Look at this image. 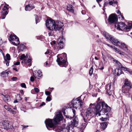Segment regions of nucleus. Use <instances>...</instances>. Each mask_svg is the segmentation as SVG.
<instances>
[{"label":"nucleus","instance_id":"nucleus-1","mask_svg":"<svg viewBox=\"0 0 132 132\" xmlns=\"http://www.w3.org/2000/svg\"><path fill=\"white\" fill-rule=\"evenodd\" d=\"M63 119V116L61 112H57L53 120L48 119L45 120V122L47 128L49 130L53 129L54 131H57L56 127H54V125L58 124V122Z\"/></svg>","mask_w":132,"mask_h":132},{"label":"nucleus","instance_id":"nucleus-2","mask_svg":"<svg viewBox=\"0 0 132 132\" xmlns=\"http://www.w3.org/2000/svg\"><path fill=\"white\" fill-rule=\"evenodd\" d=\"M46 25L48 29L50 30H59L64 26L63 22L59 21L57 22L49 18L46 21Z\"/></svg>","mask_w":132,"mask_h":132},{"label":"nucleus","instance_id":"nucleus-3","mask_svg":"<svg viewBox=\"0 0 132 132\" xmlns=\"http://www.w3.org/2000/svg\"><path fill=\"white\" fill-rule=\"evenodd\" d=\"M90 106V107L87 109L86 115L83 117L86 120V119L90 120L91 118L94 115H97L100 109V106L99 105L96 106L94 104H91Z\"/></svg>","mask_w":132,"mask_h":132},{"label":"nucleus","instance_id":"nucleus-4","mask_svg":"<svg viewBox=\"0 0 132 132\" xmlns=\"http://www.w3.org/2000/svg\"><path fill=\"white\" fill-rule=\"evenodd\" d=\"M80 97L76 98L75 100L73 99L71 103H69V107L70 108H74L75 109L80 108L82 105V102L80 99Z\"/></svg>","mask_w":132,"mask_h":132},{"label":"nucleus","instance_id":"nucleus-5","mask_svg":"<svg viewBox=\"0 0 132 132\" xmlns=\"http://www.w3.org/2000/svg\"><path fill=\"white\" fill-rule=\"evenodd\" d=\"M103 35L107 40H110L112 42V44L115 46H118L119 45V43L120 44L121 43V42L118 41V40L106 32H103Z\"/></svg>","mask_w":132,"mask_h":132},{"label":"nucleus","instance_id":"nucleus-6","mask_svg":"<svg viewBox=\"0 0 132 132\" xmlns=\"http://www.w3.org/2000/svg\"><path fill=\"white\" fill-rule=\"evenodd\" d=\"M9 41L13 45L17 46L20 43L19 38L15 35L11 34L9 38Z\"/></svg>","mask_w":132,"mask_h":132},{"label":"nucleus","instance_id":"nucleus-7","mask_svg":"<svg viewBox=\"0 0 132 132\" xmlns=\"http://www.w3.org/2000/svg\"><path fill=\"white\" fill-rule=\"evenodd\" d=\"M59 55L57 56V59L56 61L58 64L60 66L62 67H66L68 65V63L66 61L64 60L61 57H59Z\"/></svg>","mask_w":132,"mask_h":132},{"label":"nucleus","instance_id":"nucleus-8","mask_svg":"<svg viewBox=\"0 0 132 132\" xmlns=\"http://www.w3.org/2000/svg\"><path fill=\"white\" fill-rule=\"evenodd\" d=\"M126 25L125 23L120 22L118 23L117 26V29L119 30L127 31Z\"/></svg>","mask_w":132,"mask_h":132},{"label":"nucleus","instance_id":"nucleus-9","mask_svg":"<svg viewBox=\"0 0 132 132\" xmlns=\"http://www.w3.org/2000/svg\"><path fill=\"white\" fill-rule=\"evenodd\" d=\"M107 108H102L101 111H99L98 114L99 116H100L101 115H103L104 114H105L107 112H110L111 110V108L109 107H108Z\"/></svg>","mask_w":132,"mask_h":132},{"label":"nucleus","instance_id":"nucleus-10","mask_svg":"<svg viewBox=\"0 0 132 132\" xmlns=\"http://www.w3.org/2000/svg\"><path fill=\"white\" fill-rule=\"evenodd\" d=\"M1 128L4 129H7L9 128V122L7 121H5L1 123Z\"/></svg>","mask_w":132,"mask_h":132},{"label":"nucleus","instance_id":"nucleus-11","mask_svg":"<svg viewBox=\"0 0 132 132\" xmlns=\"http://www.w3.org/2000/svg\"><path fill=\"white\" fill-rule=\"evenodd\" d=\"M117 17H109L108 21L111 24L112 23H116L117 21L118 20Z\"/></svg>","mask_w":132,"mask_h":132},{"label":"nucleus","instance_id":"nucleus-12","mask_svg":"<svg viewBox=\"0 0 132 132\" xmlns=\"http://www.w3.org/2000/svg\"><path fill=\"white\" fill-rule=\"evenodd\" d=\"M0 96H2L3 99L6 102H9L10 100V97L8 95H3V94H1Z\"/></svg>","mask_w":132,"mask_h":132},{"label":"nucleus","instance_id":"nucleus-13","mask_svg":"<svg viewBox=\"0 0 132 132\" xmlns=\"http://www.w3.org/2000/svg\"><path fill=\"white\" fill-rule=\"evenodd\" d=\"M8 7L7 5H4L2 9V15L5 16L8 14Z\"/></svg>","mask_w":132,"mask_h":132},{"label":"nucleus","instance_id":"nucleus-14","mask_svg":"<svg viewBox=\"0 0 132 132\" xmlns=\"http://www.w3.org/2000/svg\"><path fill=\"white\" fill-rule=\"evenodd\" d=\"M35 7L33 4H29L25 7V10L26 11H30L35 8Z\"/></svg>","mask_w":132,"mask_h":132},{"label":"nucleus","instance_id":"nucleus-15","mask_svg":"<svg viewBox=\"0 0 132 132\" xmlns=\"http://www.w3.org/2000/svg\"><path fill=\"white\" fill-rule=\"evenodd\" d=\"M33 75L35 78L39 79V78L42 76V72L40 70H38L37 72L33 73Z\"/></svg>","mask_w":132,"mask_h":132},{"label":"nucleus","instance_id":"nucleus-16","mask_svg":"<svg viewBox=\"0 0 132 132\" xmlns=\"http://www.w3.org/2000/svg\"><path fill=\"white\" fill-rule=\"evenodd\" d=\"M111 84H108L105 86V89L107 93L109 95H110L112 92V89H111Z\"/></svg>","mask_w":132,"mask_h":132},{"label":"nucleus","instance_id":"nucleus-17","mask_svg":"<svg viewBox=\"0 0 132 132\" xmlns=\"http://www.w3.org/2000/svg\"><path fill=\"white\" fill-rule=\"evenodd\" d=\"M71 123L74 126H77L78 125L79 123L78 118L76 117L75 118H74L72 121H71Z\"/></svg>","mask_w":132,"mask_h":132},{"label":"nucleus","instance_id":"nucleus-18","mask_svg":"<svg viewBox=\"0 0 132 132\" xmlns=\"http://www.w3.org/2000/svg\"><path fill=\"white\" fill-rule=\"evenodd\" d=\"M127 31H128L132 28V21H130L128 22L127 26H126Z\"/></svg>","mask_w":132,"mask_h":132},{"label":"nucleus","instance_id":"nucleus-19","mask_svg":"<svg viewBox=\"0 0 132 132\" xmlns=\"http://www.w3.org/2000/svg\"><path fill=\"white\" fill-rule=\"evenodd\" d=\"M73 6L71 5H68L67 7V10L72 13H73L74 12V10L73 9Z\"/></svg>","mask_w":132,"mask_h":132},{"label":"nucleus","instance_id":"nucleus-20","mask_svg":"<svg viewBox=\"0 0 132 132\" xmlns=\"http://www.w3.org/2000/svg\"><path fill=\"white\" fill-rule=\"evenodd\" d=\"M83 119L85 122L84 123H83L82 125V127H81V128L83 129L85 128L88 123L87 122L90 120L86 119V120H85L84 118V117H83Z\"/></svg>","mask_w":132,"mask_h":132},{"label":"nucleus","instance_id":"nucleus-21","mask_svg":"<svg viewBox=\"0 0 132 132\" xmlns=\"http://www.w3.org/2000/svg\"><path fill=\"white\" fill-rule=\"evenodd\" d=\"M115 74L118 76H119L122 74V71L121 69L118 68L115 69Z\"/></svg>","mask_w":132,"mask_h":132},{"label":"nucleus","instance_id":"nucleus-22","mask_svg":"<svg viewBox=\"0 0 132 132\" xmlns=\"http://www.w3.org/2000/svg\"><path fill=\"white\" fill-rule=\"evenodd\" d=\"M8 71H5L1 73V76L3 77H6L8 76Z\"/></svg>","mask_w":132,"mask_h":132},{"label":"nucleus","instance_id":"nucleus-23","mask_svg":"<svg viewBox=\"0 0 132 132\" xmlns=\"http://www.w3.org/2000/svg\"><path fill=\"white\" fill-rule=\"evenodd\" d=\"M108 124L106 122H104L101 123V127L103 130H104L107 127Z\"/></svg>","mask_w":132,"mask_h":132},{"label":"nucleus","instance_id":"nucleus-24","mask_svg":"<svg viewBox=\"0 0 132 132\" xmlns=\"http://www.w3.org/2000/svg\"><path fill=\"white\" fill-rule=\"evenodd\" d=\"M58 39V43L60 46V48L62 49L64 46V44L63 43V42L62 41Z\"/></svg>","mask_w":132,"mask_h":132},{"label":"nucleus","instance_id":"nucleus-25","mask_svg":"<svg viewBox=\"0 0 132 132\" xmlns=\"http://www.w3.org/2000/svg\"><path fill=\"white\" fill-rule=\"evenodd\" d=\"M74 126L71 123L70 124H68L67 125V127L69 130H72L73 129L74 127Z\"/></svg>","mask_w":132,"mask_h":132},{"label":"nucleus","instance_id":"nucleus-26","mask_svg":"<svg viewBox=\"0 0 132 132\" xmlns=\"http://www.w3.org/2000/svg\"><path fill=\"white\" fill-rule=\"evenodd\" d=\"M101 105L102 108H107L108 107H109L104 102H101Z\"/></svg>","mask_w":132,"mask_h":132},{"label":"nucleus","instance_id":"nucleus-27","mask_svg":"<svg viewBox=\"0 0 132 132\" xmlns=\"http://www.w3.org/2000/svg\"><path fill=\"white\" fill-rule=\"evenodd\" d=\"M69 130L66 127V128H61V132H69Z\"/></svg>","mask_w":132,"mask_h":132},{"label":"nucleus","instance_id":"nucleus-28","mask_svg":"<svg viewBox=\"0 0 132 132\" xmlns=\"http://www.w3.org/2000/svg\"><path fill=\"white\" fill-rule=\"evenodd\" d=\"M62 112L63 114L65 116V117L67 118V119H71L72 118V117L71 116H70L68 115H65L66 113L65 111V110H64L63 109Z\"/></svg>","mask_w":132,"mask_h":132},{"label":"nucleus","instance_id":"nucleus-29","mask_svg":"<svg viewBox=\"0 0 132 132\" xmlns=\"http://www.w3.org/2000/svg\"><path fill=\"white\" fill-rule=\"evenodd\" d=\"M119 45L118 46L122 49L124 48L125 46L126 45L124 43H122L121 42L120 44L119 43Z\"/></svg>","mask_w":132,"mask_h":132},{"label":"nucleus","instance_id":"nucleus-30","mask_svg":"<svg viewBox=\"0 0 132 132\" xmlns=\"http://www.w3.org/2000/svg\"><path fill=\"white\" fill-rule=\"evenodd\" d=\"M101 102H101V101L100 100V98H99L98 99V100H97V104H94L95 106H97L98 105H100V109L101 108Z\"/></svg>","mask_w":132,"mask_h":132},{"label":"nucleus","instance_id":"nucleus-31","mask_svg":"<svg viewBox=\"0 0 132 132\" xmlns=\"http://www.w3.org/2000/svg\"><path fill=\"white\" fill-rule=\"evenodd\" d=\"M20 59L21 60H23L24 62L25 61H26V56L24 54H23L20 56Z\"/></svg>","mask_w":132,"mask_h":132},{"label":"nucleus","instance_id":"nucleus-32","mask_svg":"<svg viewBox=\"0 0 132 132\" xmlns=\"http://www.w3.org/2000/svg\"><path fill=\"white\" fill-rule=\"evenodd\" d=\"M123 49L127 53H129L130 52V51L128 49V46L127 45L125 46L124 48Z\"/></svg>","mask_w":132,"mask_h":132},{"label":"nucleus","instance_id":"nucleus-33","mask_svg":"<svg viewBox=\"0 0 132 132\" xmlns=\"http://www.w3.org/2000/svg\"><path fill=\"white\" fill-rule=\"evenodd\" d=\"M114 62H116L117 64L118 65V66L119 67H121L122 65L121 63L118 61L116 60H114Z\"/></svg>","mask_w":132,"mask_h":132},{"label":"nucleus","instance_id":"nucleus-34","mask_svg":"<svg viewBox=\"0 0 132 132\" xmlns=\"http://www.w3.org/2000/svg\"><path fill=\"white\" fill-rule=\"evenodd\" d=\"M4 63H5L7 66L9 65V62L8 61L6 60L5 58H4Z\"/></svg>","mask_w":132,"mask_h":132},{"label":"nucleus","instance_id":"nucleus-35","mask_svg":"<svg viewBox=\"0 0 132 132\" xmlns=\"http://www.w3.org/2000/svg\"><path fill=\"white\" fill-rule=\"evenodd\" d=\"M41 19V17H36L35 18L36 22L37 24V23L39 22Z\"/></svg>","mask_w":132,"mask_h":132},{"label":"nucleus","instance_id":"nucleus-36","mask_svg":"<svg viewBox=\"0 0 132 132\" xmlns=\"http://www.w3.org/2000/svg\"><path fill=\"white\" fill-rule=\"evenodd\" d=\"M9 112H11L13 114H16V111H15L13 110L11 108L9 109Z\"/></svg>","mask_w":132,"mask_h":132},{"label":"nucleus","instance_id":"nucleus-37","mask_svg":"<svg viewBox=\"0 0 132 132\" xmlns=\"http://www.w3.org/2000/svg\"><path fill=\"white\" fill-rule=\"evenodd\" d=\"M6 57L5 58L6 60L9 61L10 60V56L9 54H7L6 55Z\"/></svg>","mask_w":132,"mask_h":132},{"label":"nucleus","instance_id":"nucleus-38","mask_svg":"<svg viewBox=\"0 0 132 132\" xmlns=\"http://www.w3.org/2000/svg\"><path fill=\"white\" fill-rule=\"evenodd\" d=\"M93 67H91L89 70V74L90 76H91L93 74Z\"/></svg>","mask_w":132,"mask_h":132},{"label":"nucleus","instance_id":"nucleus-39","mask_svg":"<svg viewBox=\"0 0 132 132\" xmlns=\"http://www.w3.org/2000/svg\"><path fill=\"white\" fill-rule=\"evenodd\" d=\"M25 47L23 45H21L20 47V50L22 51H23V50L24 49Z\"/></svg>","mask_w":132,"mask_h":132},{"label":"nucleus","instance_id":"nucleus-40","mask_svg":"<svg viewBox=\"0 0 132 132\" xmlns=\"http://www.w3.org/2000/svg\"><path fill=\"white\" fill-rule=\"evenodd\" d=\"M21 86L23 88H26V85L24 83H22L21 84Z\"/></svg>","mask_w":132,"mask_h":132},{"label":"nucleus","instance_id":"nucleus-41","mask_svg":"<svg viewBox=\"0 0 132 132\" xmlns=\"http://www.w3.org/2000/svg\"><path fill=\"white\" fill-rule=\"evenodd\" d=\"M4 107L6 110H7L8 111L10 110L9 109L11 108H9L7 105H5Z\"/></svg>","mask_w":132,"mask_h":132},{"label":"nucleus","instance_id":"nucleus-42","mask_svg":"<svg viewBox=\"0 0 132 132\" xmlns=\"http://www.w3.org/2000/svg\"><path fill=\"white\" fill-rule=\"evenodd\" d=\"M119 54L120 55H122L125 56L126 55V54L125 53L122 51H120Z\"/></svg>","mask_w":132,"mask_h":132},{"label":"nucleus","instance_id":"nucleus-43","mask_svg":"<svg viewBox=\"0 0 132 132\" xmlns=\"http://www.w3.org/2000/svg\"><path fill=\"white\" fill-rule=\"evenodd\" d=\"M31 60L30 59H29L27 60H26V61H24V62H25L26 64L28 63H29V62H31Z\"/></svg>","mask_w":132,"mask_h":132},{"label":"nucleus","instance_id":"nucleus-44","mask_svg":"<svg viewBox=\"0 0 132 132\" xmlns=\"http://www.w3.org/2000/svg\"><path fill=\"white\" fill-rule=\"evenodd\" d=\"M34 90L35 92L38 93L39 92V89L37 88H35L34 89Z\"/></svg>","mask_w":132,"mask_h":132},{"label":"nucleus","instance_id":"nucleus-45","mask_svg":"<svg viewBox=\"0 0 132 132\" xmlns=\"http://www.w3.org/2000/svg\"><path fill=\"white\" fill-rule=\"evenodd\" d=\"M116 12L118 14H119L121 16H123V15L121 14V12L119 10H118L116 11Z\"/></svg>","mask_w":132,"mask_h":132},{"label":"nucleus","instance_id":"nucleus-46","mask_svg":"<svg viewBox=\"0 0 132 132\" xmlns=\"http://www.w3.org/2000/svg\"><path fill=\"white\" fill-rule=\"evenodd\" d=\"M114 49L115 50V51L116 52H117V53H119L120 52V51H121L120 50H119V49L118 48H117L116 47H115V49Z\"/></svg>","mask_w":132,"mask_h":132},{"label":"nucleus","instance_id":"nucleus-47","mask_svg":"<svg viewBox=\"0 0 132 132\" xmlns=\"http://www.w3.org/2000/svg\"><path fill=\"white\" fill-rule=\"evenodd\" d=\"M51 92L48 91L45 92V94L47 95H50L51 94Z\"/></svg>","mask_w":132,"mask_h":132},{"label":"nucleus","instance_id":"nucleus-48","mask_svg":"<svg viewBox=\"0 0 132 132\" xmlns=\"http://www.w3.org/2000/svg\"><path fill=\"white\" fill-rule=\"evenodd\" d=\"M109 16H118L117 15L115 14H110Z\"/></svg>","mask_w":132,"mask_h":132},{"label":"nucleus","instance_id":"nucleus-49","mask_svg":"<svg viewBox=\"0 0 132 132\" xmlns=\"http://www.w3.org/2000/svg\"><path fill=\"white\" fill-rule=\"evenodd\" d=\"M108 46L110 47L113 49H115V47L114 46H112L110 44H106Z\"/></svg>","mask_w":132,"mask_h":132},{"label":"nucleus","instance_id":"nucleus-50","mask_svg":"<svg viewBox=\"0 0 132 132\" xmlns=\"http://www.w3.org/2000/svg\"><path fill=\"white\" fill-rule=\"evenodd\" d=\"M35 79L34 77L33 76H31L30 77V81L32 82L34 81Z\"/></svg>","mask_w":132,"mask_h":132},{"label":"nucleus","instance_id":"nucleus-51","mask_svg":"<svg viewBox=\"0 0 132 132\" xmlns=\"http://www.w3.org/2000/svg\"><path fill=\"white\" fill-rule=\"evenodd\" d=\"M51 100V97L50 96H48L46 99V100L48 101H50Z\"/></svg>","mask_w":132,"mask_h":132},{"label":"nucleus","instance_id":"nucleus-52","mask_svg":"<svg viewBox=\"0 0 132 132\" xmlns=\"http://www.w3.org/2000/svg\"><path fill=\"white\" fill-rule=\"evenodd\" d=\"M129 132H132V123L130 124V128Z\"/></svg>","mask_w":132,"mask_h":132},{"label":"nucleus","instance_id":"nucleus-53","mask_svg":"<svg viewBox=\"0 0 132 132\" xmlns=\"http://www.w3.org/2000/svg\"><path fill=\"white\" fill-rule=\"evenodd\" d=\"M11 79L13 81H15L17 80V78L16 77H13Z\"/></svg>","mask_w":132,"mask_h":132},{"label":"nucleus","instance_id":"nucleus-54","mask_svg":"<svg viewBox=\"0 0 132 132\" xmlns=\"http://www.w3.org/2000/svg\"><path fill=\"white\" fill-rule=\"evenodd\" d=\"M20 64V62H17L15 63H14V65H19Z\"/></svg>","mask_w":132,"mask_h":132},{"label":"nucleus","instance_id":"nucleus-55","mask_svg":"<svg viewBox=\"0 0 132 132\" xmlns=\"http://www.w3.org/2000/svg\"><path fill=\"white\" fill-rule=\"evenodd\" d=\"M48 34L49 36H52L53 35V33L51 31L48 33Z\"/></svg>","mask_w":132,"mask_h":132},{"label":"nucleus","instance_id":"nucleus-56","mask_svg":"<svg viewBox=\"0 0 132 132\" xmlns=\"http://www.w3.org/2000/svg\"><path fill=\"white\" fill-rule=\"evenodd\" d=\"M102 0H96L97 2L98 3L100 7H101V5L99 3V2H101L102 1Z\"/></svg>","mask_w":132,"mask_h":132},{"label":"nucleus","instance_id":"nucleus-57","mask_svg":"<svg viewBox=\"0 0 132 132\" xmlns=\"http://www.w3.org/2000/svg\"><path fill=\"white\" fill-rule=\"evenodd\" d=\"M130 121L131 122V123H132V114L130 116Z\"/></svg>","mask_w":132,"mask_h":132},{"label":"nucleus","instance_id":"nucleus-58","mask_svg":"<svg viewBox=\"0 0 132 132\" xmlns=\"http://www.w3.org/2000/svg\"><path fill=\"white\" fill-rule=\"evenodd\" d=\"M72 111H73V117H73L75 115V113H76V111L75 110L72 109Z\"/></svg>","mask_w":132,"mask_h":132},{"label":"nucleus","instance_id":"nucleus-59","mask_svg":"<svg viewBox=\"0 0 132 132\" xmlns=\"http://www.w3.org/2000/svg\"><path fill=\"white\" fill-rule=\"evenodd\" d=\"M49 60H48L46 62V65H47L48 64V63L49 64H50L51 63H50L49 62Z\"/></svg>","mask_w":132,"mask_h":132},{"label":"nucleus","instance_id":"nucleus-60","mask_svg":"<svg viewBox=\"0 0 132 132\" xmlns=\"http://www.w3.org/2000/svg\"><path fill=\"white\" fill-rule=\"evenodd\" d=\"M45 103L44 102H43L40 105V106H43V105H45Z\"/></svg>","mask_w":132,"mask_h":132},{"label":"nucleus","instance_id":"nucleus-61","mask_svg":"<svg viewBox=\"0 0 132 132\" xmlns=\"http://www.w3.org/2000/svg\"><path fill=\"white\" fill-rule=\"evenodd\" d=\"M63 57H66L67 58V55L65 53H63Z\"/></svg>","mask_w":132,"mask_h":132},{"label":"nucleus","instance_id":"nucleus-62","mask_svg":"<svg viewBox=\"0 0 132 132\" xmlns=\"http://www.w3.org/2000/svg\"><path fill=\"white\" fill-rule=\"evenodd\" d=\"M28 66H30L31 65V62H29V63H28L27 64Z\"/></svg>","mask_w":132,"mask_h":132},{"label":"nucleus","instance_id":"nucleus-63","mask_svg":"<svg viewBox=\"0 0 132 132\" xmlns=\"http://www.w3.org/2000/svg\"><path fill=\"white\" fill-rule=\"evenodd\" d=\"M20 93H21V94H22V95L23 94H24L23 92V90H20Z\"/></svg>","mask_w":132,"mask_h":132},{"label":"nucleus","instance_id":"nucleus-64","mask_svg":"<svg viewBox=\"0 0 132 132\" xmlns=\"http://www.w3.org/2000/svg\"><path fill=\"white\" fill-rule=\"evenodd\" d=\"M113 4H117V1H114V0H113Z\"/></svg>","mask_w":132,"mask_h":132}]
</instances>
